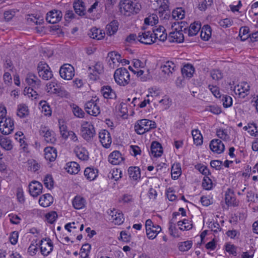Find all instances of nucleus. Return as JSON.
<instances>
[{"label":"nucleus","instance_id":"nucleus-1","mask_svg":"<svg viewBox=\"0 0 258 258\" xmlns=\"http://www.w3.org/2000/svg\"><path fill=\"white\" fill-rule=\"evenodd\" d=\"M156 127V122L154 121L147 119L139 120L135 125V131L139 135H143Z\"/></svg>","mask_w":258,"mask_h":258},{"label":"nucleus","instance_id":"nucleus-2","mask_svg":"<svg viewBox=\"0 0 258 258\" xmlns=\"http://www.w3.org/2000/svg\"><path fill=\"white\" fill-rule=\"evenodd\" d=\"M141 8V5L134 3L130 0H124L120 4V12L126 16L137 14Z\"/></svg>","mask_w":258,"mask_h":258},{"label":"nucleus","instance_id":"nucleus-3","mask_svg":"<svg viewBox=\"0 0 258 258\" xmlns=\"http://www.w3.org/2000/svg\"><path fill=\"white\" fill-rule=\"evenodd\" d=\"M115 82L119 85L125 86L130 81V75L128 71L125 68H119L114 73Z\"/></svg>","mask_w":258,"mask_h":258},{"label":"nucleus","instance_id":"nucleus-4","mask_svg":"<svg viewBox=\"0 0 258 258\" xmlns=\"http://www.w3.org/2000/svg\"><path fill=\"white\" fill-rule=\"evenodd\" d=\"M146 234L150 239L155 238L158 234L161 231V227L154 224L151 219H148L145 223Z\"/></svg>","mask_w":258,"mask_h":258},{"label":"nucleus","instance_id":"nucleus-5","mask_svg":"<svg viewBox=\"0 0 258 258\" xmlns=\"http://www.w3.org/2000/svg\"><path fill=\"white\" fill-rule=\"evenodd\" d=\"M37 71L39 77L43 80H48L53 76L50 68L44 62H39L37 66Z\"/></svg>","mask_w":258,"mask_h":258},{"label":"nucleus","instance_id":"nucleus-6","mask_svg":"<svg viewBox=\"0 0 258 258\" xmlns=\"http://www.w3.org/2000/svg\"><path fill=\"white\" fill-rule=\"evenodd\" d=\"M81 133L84 139L87 141L90 140L95 134L93 125L87 121L84 122L82 124Z\"/></svg>","mask_w":258,"mask_h":258},{"label":"nucleus","instance_id":"nucleus-7","mask_svg":"<svg viewBox=\"0 0 258 258\" xmlns=\"http://www.w3.org/2000/svg\"><path fill=\"white\" fill-rule=\"evenodd\" d=\"M99 100L96 99L88 101L85 105V109L86 112L90 115L97 116L100 113V107L98 105Z\"/></svg>","mask_w":258,"mask_h":258},{"label":"nucleus","instance_id":"nucleus-8","mask_svg":"<svg viewBox=\"0 0 258 258\" xmlns=\"http://www.w3.org/2000/svg\"><path fill=\"white\" fill-rule=\"evenodd\" d=\"M40 135L44 137L45 141L47 143L53 144L56 139L54 132L48 127L41 126L39 130Z\"/></svg>","mask_w":258,"mask_h":258},{"label":"nucleus","instance_id":"nucleus-9","mask_svg":"<svg viewBox=\"0 0 258 258\" xmlns=\"http://www.w3.org/2000/svg\"><path fill=\"white\" fill-rule=\"evenodd\" d=\"M46 90L50 93L57 94L58 95L68 96L69 93L62 89L59 84L55 82H51L46 85Z\"/></svg>","mask_w":258,"mask_h":258},{"label":"nucleus","instance_id":"nucleus-10","mask_svg":"<svg viewBox=\"0 0 258 258\" xmlns=\"http://www.w3.org/2000/svg\"><path fill=\"white\" fill-rule=\"evenodd\" d=\"M59 74L62 79L70 80L75 75L74 68L70 64H64L60 67Z\"/></svg>","mask_w":258,"mask_h":258},{"label":"nucleus","instance_id":"nucleus-11","mask_svg":"<svg viewBox=\"0 0 258 258\" xmlns=\"http://www.w3.org/2000/svg\"><path fill=\"white\" fill-rule=\"evenodd\" d=\"M14 129V120L11 118H6L0 121V131L4 135H9Z\"/></svg>","mask_w":258,"mask_h":258},{"label":"nucleus","instance_id":"nucleus-12","mask_svg":"<svg viewBox=\"0 0 258 258\" xmlns=\"http://www.w3.org/2000/svg\"><path fill=\"white\" fill-rule=\"evenodd\" d=\"M41 254L44 256H47L53 249V243L49 239L43 238L39 243Z\"/></svg>","mask_w":258,"mask_h":258},{"label":"nucleus","instance_id":"nucleus-13","mask_svg":"<svg viewBox=\"0 0 258 258\" xmlns=\"http://www.w3.org/2000/svg\"><path fill=\"white\" fill-rule=\"evenodd\" d=\"M162 72L165 75V77H171L176 70L175 64L171 61L165 62L161 66Z\"/></svg>","mask_w":258,"mask_h":258},{"label":"nucleus","instance_id":"nucleus-14","mask_svg":"<svg viewBox=\"0 0 258 258\" xmlns=\"http://www.w3.org/2000/svg\"><path fill=\"white\" fill-rule=\"evenodd\" d=\"M137 40L146 45H150L155 42L153 34L150 31L140 32L138 36Z\"/></svg>","mask_w":258,"mask_h":258},{"label":"nucleus","instance_id":"nucleus-15","mask_svg":"<svg viewBox=\"0 0 258 258\" xmlns=\"http://www.w3.org/2000/svg\"><path fill=\"white\" fill-rule=\"evenodd\" d=\"M89 69L90 70H92V72L90 73V79L93 80H96L99 78V75L103 72V66L101 62H97L92 68L89 67Z\"/></svg>","mask_w":258,"mask_h":258},{"label":"nucleus","instance_id":"nucleus-16","mask_svg":"<svg viewBox=\"0 0 258 258\" xmlns=\"http://www.w3.org/2000/svg\"><path fill=\"white\" fill-rule=\"evenodd\" d=\"M99 138L100 143L104 147L108 148L110 147L112 139L110 133L107 130H102L99 134Z\"/></svg>","mask_w":258,"mask_h":258},{"label":"nucleus","instance_id":"nucleus-17","mask_svg":"<svg viewBox=\"0 0 258 258\" xmlns=\"http://www.w3.org/2000/svg\"><path fill=\"white\" fill-rule=\"evenodd\" d=\"M42 185L37 181H32L29 185V191L33 197H37L42 192Z\"/></svg>","mask_w":258,"mask_h":258},{"label":"nucleus","instance_id":"nucleus-18","mask_svg":"<svg viewBox=\"0 0 258 258\" xmlns=\"http://www.w3.org/2000/svg\"><path fill=\"white\" fill-rule=\"evenodd\" d=\"M62 14L59 11L54 10L49 12L46 16V21L51 24H55L61 19Z\"/></svg>","mask_w":258,"mask_h":258},{"label":"nucleus","instance_id":"nucleus-19","mask_svg":"<svg viewBox=\"0 0 258 258\" xmlns=\"http://www.w3.org/2000/svg\"><path fill=\"white\" fill-rule=\"evenodd\" d=\"M210 148L213 152L217 154L222 153L225 149L223 143L219 139L212 140L210 144Z\"/></svg>","mask_w":258,"mask_h":258},{"label":"nucleus","instance_id":"nucleus-20","mask_svg":"<svg viewBox=\"0 0 258 258\" xmlns=\"http://www.w3.org/2000/svg\"><path fill=\"white\" fill-rule=\"evenodd\" d=\"M111 219L109 220L115 224L120 225L123 222V214L121 212H118L116 210H110L108 212Z\"/></svg>","mask_w":258,"mask_h":258},{"label":"nucleus","instance_id":"nucleus-21","mask_svg":"<svg viewBox=\"0 0 258 258\" xmlns=\"http://www.w3.org/2000/svg\"><path fill=\"white\" fill-rule=\"evenodd\" d=\"M249 85L247 82H242L234 87V91L236 94L244 97L249 92Z\"/></svg>","mask_w":258,"mask_h":258},{"label":"nucleus","instance_id":"nucleus-22","mask_svg":"<svg viewBox=\"0 0 258 258\" xmlns=\"http://www.w3.org/2000/svg\"><path fill=\"white\" fill-rule=\"evenodd\" d=\"M26 82L29 87H33L34 89H38L40 86V80L37 77L33 74H29L26 78Z\"/></svg>","mask_w":258,"mask_h":258},{"label":"nucleus","instance_id":"nucleus-23","mask_svg":"<svg viewBox=\"0 0 258 258\" xmlns=\"http://www.w3.org/2000/svg\"><path fill=\"white\" fill-rule=\"evenodd\" d=\"M165 29L164 27L160 26L158 28L153 30V36L155 41L157 39L161 41H164L167 39V34L165 33Z\"/></svg>","mask_w":258,"mask_h":258},{"label":"nucleus","instance_id":"nucleus-24","mask_svg":"<svg viewBox=\"0 0 258 258\" xmlns=\"http://www.w3.org/2000/svg\"><path fill=\"white\" fill-rule=\"evenodd\" d=\"M57 157L56 149L52 147H47L44 149V157L50 162L54 161Z\"/></svg>","mask_w":258,"mask_h":258},{"label":"nucleus","instance_id":"nucleus-25","mask_svg":"<svg viewBox=\"0 0 258 258\" xmlns=\"http://www.w3.org/2000/svg\"><path fill=\"white\" fill-rule=\"evenodd\" d=\"M168 39L170 42H176L178 43L183 42L184 40V35L182 33V30H181L170 32Z\"/></svg>","mask_w":258,"mask_h":258},{"label":"nucleus","instance_id":"nucleus-26","mask_svg":"<svg viewBox=\"0 0 258 258\" xmlns=\"http://www.w3.org/2000/svg\"><path fill=\"white\" fill-rule=\"evenodd\" d=\"M100 92L105 98L112 99L116 97L115 91L109 86H103Z\"/></svg>","mask_w":258,"mask_h":258},{"label":"nucleus","instance_id":"nucleus-27","mask_svg":"<svg viewBox=\"0 0 258 258\" xmlns=\"http://www.w3.org/2000/svg\"><path fill=\"white\" fill-rule=\"evenodd\" d=\"M225 203L228 206L236 207L238 205L234 193L230 189H228L225 194Z\"/></svg>","mask_w":258,"mask_h":258},{"label":"nucleus","instance_id":"nucleus-28","mask_svg":"<svg viewBox=\"0 0 258 258\" xmlns=\"http://www.w3.org/2000/svg\"><path fill=\"white\" fill-rule=\"evenodd\" d=\"M123 160L121 153L118 151L112 152L108 157L109 162L113 165H117Z\"/></svg>","mask_w":258,"mask_h":258},{"label":"nucleus","instance_id":"nucleus-29","mask_svg":"<svg viewBox=\"0 0 258 258\" xmlns=\"http://www.w3.org/2000/svg\"><path fill=\"white\" fill-rule=\"evenodd\" d=\"M163 153L161 145L157 142H153L151 146L150 153L155 157H160Z\"/></svg>","mask_w":258,"mask_h":258},{"label":"nucleus","instance_id":"nucleus-30","mask_svg":"<svg viewBox=\"0 0 258 258\" xmlns=\"http://www.w3.org/2000/svg\"><path fill=\"white\" fill-rule=\"evenodd\" d=\"M53 201L52 196L49 194H46L42 195L39 200V203L40 206L43 207H49Z\"/></svg>","mask_w":258,"mask_h":258},{"label":"nucleus","instance_id":"nucleus-31","mask_svg":"<svg viewBox=\"0 0 258 258\" xmlns=\"http://www.w3.org/2000/svg\"><path fill=\"white\" fill-rule=\"evenodd\" d=\"M65 169L70 174H77L80 170V166L76 162H70L66 164Z\"/></svg>","mask_w":258,"mask_h":258},{"label":"nucleus","instance_id":"nucleus-32","mask_svg":"<svg viewBox=\"0 0 258 258\" xmlns=\"http://www.w3.org/2000/svg\"><path fill=\"white\" fill-rule=\"evenodd\" d=\"M118 28V23L116 21H112L106 26V34L109 36L114 35Z\"/></svg>","mask_w":258,"mask_h":258},{"label":"nucleus","instance_id":"nucleus-33","mask_svg":"<svg viewBox=\"0 0 258 258\" xmlns=\"http://www.w3.org/2000/svg\"><path fill=\"white\" fill-rule=\"evenodd\" d=\"M97 169L91 167L86 168L84 171L85 176L90 181L94 180L97 176Z\"/></svg>","mask_w":258,"mask_h":258},{"label":"nucleus","instance_id":"nucleus-34","mask_svg":"<svg viewBox=\"0 0 258 258\" xmlns=\"http://www.w3.org/2000/svg\"><path fill=\"white\" fill-rule=\"evenodd\" d=\"M201 28V25L199 22H194L190 24L189 29L186 30L185 28L184 31H187L188 34L190 36L196 35Z\"/></svg>","mask_w":258,"mask_h":258},{"label":"nucleus","instance_id":"nucleus-35","mask_svg":"<svg viewBox=\"0 0 258 258\" xmlns=\"http://www.w3.org/2000/svg\"><path fill=\"white\" fill-rule=\"evenodd\" d=\"M128 174L130 178L136 180L140 177V169L137 166L130 167L128 169Z\"/></svg>","mask_w":258,"mask_h":258},{"label":"nucleus","instance_id":"nucleus-36","mask_svg":"<svg viewBox=\"0 0 258 258\" xmlns=\"http://www.w3.org/2000/svg\"><path fill=\"white\" fill-rule=\"evenodd\" d=\"M74 8L76 13L79 16L85 15V8L83 2L80 0L76 1L74 3Z\"/></svg>","mask_w":258,"mask_h":258},{"label":"nucleus","instance_id":"nucleus-37","mask_svg":"<svg viewBox=\"0 0 258 258\" xmlns=\"http://www.w3.org/2000/svg\"><path fill=\"white\" fill-rule=\"evenodd\" d=\"M195 72L194 66L190 64H187L184 66L181 70V73L183 77L191 78Z\"/></svg>","mask_w":258,"mask_h":258},{"label":"nucleus","instance_id":"nucleus-38","mask_svg":"<svg viewBox=\"0 0 258 258\" xmlns=\"http://www.w3.org/2000/svg\"><path fill=\"white\" fill-rule=\"evenodd\" d=\"M85 202L86 201L83 198L76 196L73 201V205L76 209H82L85 207Z\"/></svg>","mask_w":258,"mask_h":258},{"label":"nucleus","instance_id":"nucleus-39","mask_svg":"<svg viewBox=\"0 0 258 258\" xmlns=\"http://www.w3.org/2000/svg\"><path fill=\"white\" fill-rule=\"evenodd\" d=\"M201 37L204 40H208L211 36L212 30L209 25H204L201 28Z\"/></svg>","mask_w":258,"mask_h":258},{"label":"nucleus","instance_id":"nucleus-40","mask_svg":"<svg viewBox=\"0 0 258 258\" xmlns=\"http://www.w3.org/2000/svg\"><path fill=\"white\" fill-rule=\"evenodd\" d=\"M192 244V241L186 240L185 241L178 242L177 244V246L179 251L181 252H184L189 250L191 248Z\"/></svg>","mask_w":258,"mask_h":258},{"label":"nucleus","instance_id":"nucleus-41","mask_svg":"<svg viewBox=\"0 0 258 258\" xmlns=\"http://www.w3.org/2000/svg\"><path fill=\"white\" fill-rule=\"evenodd\" d=\"M77 156L82 160H87L88 159V153L84 148L78 147L75 150Z\"/></svg>","mask_w":258,"mask_h":258},{"label":"nucleus","instance_id":"nucleus-42","mask_svg":"<svg viewBox=\"0 0 258 258\" xmlns=\"http://www.w3.org/2000/svg\"><path fill=\"white\" fill-rule=\"evenodd\" d=\"M0 146L6 150H11L13 148L11 141L3 136H0Z\"/></svg>","mask_w":258,"mask_h":258},{"label":"nucleus","instance_id":"nucleus-43","mask_svg":"<svg viewBox=\"0 0 258 258\" xmlns=\"http://www.w3.org/2000/svg\"><path fill=\"white\" fill-rule=\"evenodd\" d=\"M89 35L93 39L100 40L104 37L105 33H102L101 31L98 29L93 28L91 29Z\"/></svg>","mask_w":258,"mask_h":258},{"label":"nucleus","instance_id":"nucleus-44","mask_svg":"<svg viewBox=\"0 0 258 258\" xmlns=\"http://www.w3.org/2000/svg\"><path fill=\"white\" fill-rule=\"evenodd\" d=\"M191 134L194 144L197 146L201 145L203 143V137L200 132L198 130H193L192 131Z\"/></svg>","mask_w":258,"mask_h":258},{"label":"nucleus","instance_id":"nucleus-45","mask_svg":"<svg viewBox=\"0 0 258 258\" xmlns=\"http://www.w3.org/2000/svg\"><path fill=\"white\" fill-rule=\"evenodd\" d=\"M28 109L25 104H20L18 106L17 115L21 118H24L28 115Z\"/></svg>","mask_w":258,"mask_h":258},{"label":"nucleus","instance_id":"nucleus-46","mask_svg":"<svg viewBox=\"0 0 258 258\" xmlns=\"http://www.w3.org/2000/svg\"><path fill=\"white\" fill-rule=\"evenodd\" d=\"M181 173L179 164H173L171 168V177L173 179H177Z\"/></svg>","mask_w":258,"mask_h":258},{"label":"nucleus","instance_id":"nucleus-47","mask_svg":"<svg viewBox=\"0 0 258 258\" xmlns=\"http://www.w3.org/2000/svg\"><path fill=\"white\" fill-rule=\"evenodd\" d=\"M40 106L41 107V112L46 116L51 115V110L50 106L45 101H41L39 103Z\"/></svg>","mask_w":258,"mask_h":258},{"label":"nucleus","instance_id":"nucleus-48","mask_svg":"<svg viewBox=\"0 0 258 258\" xmlns=\"http://www.w3.org/2000/svg\"><path fill=\"white\" fill-rule=\"evenodd\" d=\"M158 22V18L156 14H152L149 17L146 18L144 20V23L146 25H154Z\"/></svg>","mask_w":258,"mask_h":258},{"label":"nucleus","instance_id":"nucleus-49","mask_svg":"<svg viewBox=\"0 0 258 258\" xmlns=\"http://www.w3.org/2000/svg\"><path fill=\"white\" fill-rule=\"evenodd\" d=\"M59 127L60 134L62 137L65 139H67V134L69 131H68L67 126L63 120H59Z\"/></svg>","mask_w":258,"mask_h":258},{"label":"nucleus","instance_id":"nucleus-50","mask_svg":"<svg viewBox=\"0 0 258 258\" xmlns=\"http://www.w3.org/2000/svg\"><path fill=\"white\" fill-rule=\"evenodd\" d=\"M91 247V245L88 243L83 244L81 248L80 256L85 258L88 257Z\"/></svg>","mask_w":258,"mask_h":258},{"label":"nucleus","instance_id":"nucleus-51","mask_svg":"<svg viewBox=\"0 0 258 258\" xmlns=\"http://www.w3.org/2000/svg\"><path fill=\"white\" fill-rule=\"evenodd\" d=\"M71 106L73 113L76 116L79 118H83L84 116V112L79 106L75 104H73Z\"/></svg>","mask_w":258,"mask_h":258},{"label":"nucleus","instance_id":"nucleus-52","mask_svg":"<svg viewBox=\"0 0 258 258\" xmlns=\"http://www.w3.org/2000/svg\"><path fill=\"white\" fill-rule=\"evenodd\" d=\"M172 15L175 19H182L184 16V11L181 8H177L173 11Z\"/></svg>","mask_w":258,"mask_h":258},{"label":"nucleus","instance_id":"nucleus-53","mask_svg":"<svg viewBox=\"0 0 258 258\" xmlns=\"http://www.w3.org/2000/svg\"><path fill=\"white\" fill-rule=\"evenodd\" d=\"M248 31L249 29L247 27H243L240 29L239 36L241 38V40H245L250 36L248 34Z\"/></svg>","mask_w":258,"mask_h":258},{"label":"nucleus","instance_id":"nucleus-54","mask_svg":"<svg viewBox=\"0 0 258 258\" xmlns=\"http://www.w3.org/2000/svg\"><path fill=\"white\" fill-rule=\"evenodd\" d=\"M217 136L223 140H228L229 136L227 134V131L223 128H218L216 131Z\"/></svg>","mask_w":258,"mask_h":258},{"label":"nucleus","instance_id":"nucleus-55","mask_svg":"<svg viewBox=\"0 0 258 258\" xmlns=\"http://www.w3.org/2000/svg\"><path fill=\"white\" fill-rule=\"evenodd\" d=\"M108 55L113 63H115L116 61L118 62H122L121 59V55L116 51L110 52Z\"/></svg>","mask_w":258,"mask_h":258},{"label":"nucleus","instance_id":"nucleus-56","mask_svg":"<svg viewBox=\"0 0 258 258\" xmlns=\"http://www.w3.org/2000/svg\"><path fill=\"white\" fill-rule=\"evenodd\" d=\"M159 5V12H165L168 10V0H158L157 1Z\"/></svg>","mask_w":258,"mask_h":258},{"label":"nucleus","instance_id":"nucleus-57","mask_svg":"<svg viewBox=\"0 0 258 258\" xmlns=\"http://www.w3.org/2000/svg\"><path fill=\"white\" fill-rule=\"evenodd\" d=\"M202 186L206 190H210L212 188L213 183L211 179L207 176L204 177Z\"/></svg>","mask_w":258,"mask_h":258},{"label":"nucleus","instance_id":"nucleus-58","mask_svg":"<svg viewBox=\"0 0 258 258\" xmlns=\"http://www.w3.org/2000/svg\"><path fill=\"white\" fill-rule=\"evenodd\" d=\"M44 184L48 189H51L53 186V181L51 175H46L43 180Z\"/></svg>","mask_w":258,"mask_h":258},{"label":"nucleus","instance_id":"nucleus-59","mask_svg":"<svg viewBox=\"0 0 258 258\" xmlns=\"http://www.w3.org/2000/svg\"><path fill=\"white\" fill-rule=\"evenodd\" d=\"M225 249L229 254L236 256L237 254V248L232 244L227 243L225 245Z\"/></svg>","mask_w":258,"mask_h":258},{"label":"nucleus","instance_id":"nucleus-60","mask_svg":"<svg viewBox=\"0 0 258 258\" xmlns=\"http://www.w3.org/2000/svg\"><path fill=\"white\" fill-rule=\"evenodd\" d=\"M221 100L223 102V106L225 108H227L231 106L232 104V98L228 95H223L222 97Z\"/></svg>","mask_w":258,"mask_h":258},{"label":"nucleus","instance_id":"nucleus-61","mask_svg":"<svg viewBox=\"0 0 258 258\" xmlns=\"http://www.w3.org/2000/svg\"><path fill=\"white\" fill-rule=\"evenodd\" d=\"M37 245V240H35L34 242L32 241L28 249V252L30 255L33 256L38 251Z\"/></svg>","mask_w":258,"mask_h":258},{"label":"nucleus","instance_id":"nucleus-62","mask_svg":"<svg viewBox=\"0 0 258 258\" xmlns=\"http://www.w3.org/2000/svg\"><path fill=\"white\" fill-rule=\"evenodd\" d=\"M210 75L212 79L215 81H218L223 78V74L222 72L218 70L211 71Z\"/></svg>","mask_w":258,"mask_h":258},{"label":"nucleus","instance_id":"nucleus-63","mask_svg":"<svg viewBox=\"0 0 258 258\" xmlns=\"http://www.w3.org/2000/svg\"><path fill=\"white\" fill-rule=\"evenodd\" d=\"M28 164L29 165L28 170L33 172H36L40 167L39 165L36 162V161L33 160H29Z\"/></svg>","mask_w":258,"mask_h":258},{"label":"nucleus","instance_id":"nucleus-64","mask_svg":"<svg viewBox=\"0 0 258 258\" xmlns=\"http://www.w3.org/2000/svg\"><path fill=\"white\" fill-rule=\"evenodd\" d=\"M213 3V0H202L199 5V9L201 11H205Z\"/></svg>","mask_w":258,"mask_h":258}]
</instances>
